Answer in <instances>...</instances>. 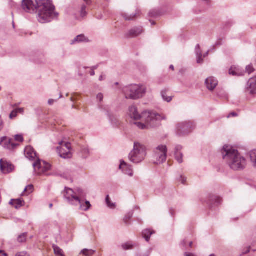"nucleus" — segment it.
I'll list each match as a JSON object with an SVG mask.
<instances>
[{
  "mask_svg": "<svg viewBox=\"0 0 256 256\" xmlns=\"http://www.w3.org/2000/svg\"><path fill=\"white\" fill-rule=\"evenodd\" d=\"M246 70L248 74H250L254 71V68L250 64L246 67Z\"/></svg>",
  "mask_w": 256,
  "mask_h": 256,
  "instance_id": "nucleus-39",
  "label": "nucleus"
},
{
  "mask_svg": "<svg viewBox=\"0 0 256 256\" xmlns=\"http://www.w3.org/2000/svg\"><path fill=\"white\" fill-rule=\"evenodd\" d=\"M82 156L84 158H86L90 154V150L87 148H84L82 149Z\"/></svg>",
  "mask_w": 256,
  "mask_h": 256,
  "instance_id": "nucleus-33",
  "label": "nucleus"
},
{
  "mask_svg": "<svg viewBox=\"0 0 256 256\" xmlns=\"http://www.w3.org/2000/svg\"><path fill=\"white\" fill-rule=\"evenodd\" d=\"M122 248L124 250L131 249L133 248V245L130 242L124 244L122 246Z\"/></svg>",
  "mask_w": 256,
  "mask_h": 256,
  "instance_id": "nucleus-34",
  "label": "nucleus"
},
{
  "mask_svg": "<svg viewBox=\"0 0 256 256\" xmlns=\"http://www.w3.org/2000/svg\"><path fill=\"white\" fill-rule=\"evenodd\" d=\"M0 256H7V255L5 252L0 251Z\"/></svg>",
  "mask_w": 256,
  "mask_h": 256,
  "instance_id": "nucleus-54",
  "label": "nucleus"
},
{
  "mask_svg": "<svg viewBox=\"0 0 256 256\" xmlns=\"http://www.w3.org/2000/svg\"><path fill=\"white\" fill-rule=\"evenodd\" d=\"M55 102V100L53 99H50L48 101V104H50V105H52L54 103V102Z\"/></svg>",
  "mask_w": 256,
  "mask_h": 256,
  "instance_id": "nucleus-51",
  "label": "nucleus"
},
{
  "mask_svg": "<svg viewBox=\"0 0 256 256\" xmlns=\"http://www.w3.org/2000/svg\"><path fill=\"white\" fill-rule=\"evenodd\" d=\"M26 156L30 160H34L36 157V154L34 148L30 146H26L24 150Z\"/></svg>",
  "mask_w": 256,
  "mask_h": 256,
  "instance_id": "nucleus-18",
  "label": "nucleus"
},
{
  "mask_svg": "<svg viewBox=\"0 0 256 256\" xmlns=\"http://www.w3.org/2000/svg\"><path fill=\"white\" fill-rule=\"evenodd\" d=\"M158 14L157 12H156L154 10H152V11L150 12V15L152 17L156 16Z\"/></svg>",
  "mask_w": 256,
  "mask_h": 256,
  "instance_id": "nucleus-46",
  "label": "nucleus"
},
{
  "mask_svg": "<svg viewBox=\"0 0 256 256\" xmlns=\"http://www.w3.org/2000/svg\"><path fill=\"white\" fill-rule=\"evenodd\" d=\"M143 32L142 27H136L130 30L126 34L127 38H134Z\"/></svg>",
  "mask_w": 256,
  "mask_h": 256,
  "instance_id": "nucleus-16",
  "label": "nucleus"
},
{
  "mask_svg": "<svg viewBox=\"0 0 256 256\" xmlns=\"http://www.w3.org/2000/svg\"><path fill=\"white\" fill-rule=\"evenodd\" d=\"M105 78H106V76H103L102 74V75L100 76V78H99V80H100V81H102V80H104V79H105Z\"/></svg>",
  "mask_w": 256,
  "mask_h": 256,
  "instance_id": "nucleus-53",
  "label": "nucleus"
},
{
  "mask_svg": "<svg viewBox=\"0 0 256 256\" xmlns=\"http://www.w3.org/2000/svg\"><path fill=\"white\" fill-rule=\"evenodd\" d=\"M22 8L29 13L35 12L36 10L38 20L41 23L50 22L58 15L54 12V6L50 0H22Z\"/></svg>",
  "mask_w": 256,
  "mask_h": 256,
  "instance_id": "nucleus-1",
  "label": "nucleus"
},
{
  "mask_svg": "<svg viewBox=\"0 0 256 256\" xmlns=\"http://www.w3.org/2000/svg\"><path fill=\"white\" fill-rule=\"evenodd\" d=\"M184 254H185L186 256H194L192 254H188V253H186V252Z\"/></svg>",
  "mask_w": 256,
  "mask_h": 256,
  "instance_id": "nucleus-56",
  "label": "nucleus"
},
{
  "mask_svg": "<svg viewBox=\"0 0 256 256\" xmlns=\"http://www.w3.org/2000/svg\"><path fill=\"white\" fill-rule=\"evenodd\" d=\"M64 198L72 205L78 206L80 203V200L84 196L82 189L78 188L74 191L70 188H66L64 191Z\"/></svg>",
  "mask_w": 256,
  "mask_h": 256,
  "instance_id": "nucleus-6",
  "label": "nucleus"
},
{
  "mask_svg": "<svg viewBox=\"0 0 256 256\" xmlns=\"http://www.w3.org/2000/svg\"><path fill=\"white\" fill-rule=\"evenodd\" d=\"M218 84V82L214 77L210 76L206 79L205 84L210 90H213Z\"/></svg>",
  "mask_w": 256,
  "mask_h": 256,
  "instance_id": "nucleus-15",
  "label": "nucleus"
},
{
  "mask_svg": "<svg viewBox=\"0 0 256 256\" xmlns=\"http://www.w3.org/2000/svg\"><path fill=\"white\" fill-rule=\"evenodd\" d=\"M70 100L72 101V102H74V100H75L74 99V98L73 97H72L70 98Z\"/></svg>",
  "mask_w": 256,
  "mask_h": 256,
  "instance_id": "nucleus-63",
  "label": "nucleus"
},
{
  "mask_svg": "<svg viewBox=\"0 0 256 256\" xmlns=\"http://www.w3.org/2000/svg\"><path fill=\"white\" fill-rule=\"evenodd\" d=\"M250 247H248L247 248L246 250H245V251H244L242 253V254H248V252H250Z\"/></svg>",
  "mask_w": 256,
  "mask_h": 256,
  "instance_id": "nucleus-52",
  "label": "nucleus"
},
{
  "mask_svg": "<svg viewBox=\"0 0 256 256\" xmlns=\"http://www.w3.org/2000/svg\"><path fill=\"white\" fill-rule=\"evenodd\" d=\"M178 180L182 184H185L186 180V178L181 175L178 178Z\"/></svg>",
  "mask_w": 256,
  "mask_h": 256,
  "instance_id": "nucleus-40",
  "label": "nucleus"
},
{
  "mask_svg": "<svg viewBox=\"0 0 256 256\" xmlns=\"http://www.w3.org/2000/svg\"><path fill=\"white\" fill-rule=\"evenodd\" d=\"M88 39L84 34H80L76 36L74 40L71 41V44L80 43L82 42H88Z\"/></svg>",
  "mask_w": 256,
  "mask_h": 256,
  "instance_id": "nucleus-19",
  "label": "nucleus"
},
{
  "mask_svg": "<svg viewBox=\"0 0 256 256\" xmlns=\"http://www.w3.org/2000/svg\"><path fill=\"white\" fill-rule=\"evenodd\" d=\"M122 91L126 99L137 100L146 93V88L142 85L131 84L124 87Z\"/></svg>",
  "mask_w": 256,
  "mask_h": 256,
  "instance_id": "nucleus-4",
  "label": "nucleus"
},
{
  "mask_svg": "<svg viewBox=\"0 0 256 256\" xmlns=\"http://www.w3.org/2000/svg\"><path fill=\"white\" fill-rule=\"evenodd\" d=\"M208 53H209V51H208L206 52V53L204 54L203 57H204V58L206 57V56L208 54Z\"/></svg>",
  "mask_w": 256,
  "mask_h": 256,
  "instance_id": "nucleus-57",
  "label": "nucleus"
},
{
  "mask_svg": "<svg viewBox=\"0 0 256 256\" xmlns=\"http://www.w3.org/2000/svg\"><path fill=\"white\" fill-rule=\"evenodd\" d=\"M96 100L98 102H102L104 98V96L102 93H99L96 96Z\"/></svg>",
  "mask_w": 256,
  "mask_h": 256,
  "instance_id": "nucleus-42",
  "label": "nucleus"
},
{
  "mask_svg": "<svg viewBox=\"0 0 256 256\" xmlns=\"http://www.w3.org/2000/svg\"><path fill=\"white\" fill-rule=\"evenodd\" d=\"M60 146L57 148V152L61 158H70L72 156L70 151V144L69 142H60Z\"/></svg>",
  "mask_w": 256,
  "mask_h": 256,
  "instance_id": "nucleus-9",
  "label": "nucleus"
},
{
  "mask_svg": "<svg viewBox=\"0 0 256 256\" xmlns=\"http://www.w3.org/2000/svg\"><path fill=\"white\" fill-rule=\"evenodd\" d=\"M221 44H221V42H220V40H218V41L216 42V46H220Z\"/></svg>",
  "mask_w": 256,
  "mask_h": 256,
  "instance_id": "nucleus-55",
  "label": "nucleus"
},
{
  "mask_svg": "<svg viewBox=\"0 0 256 256\" xmlns=\"http://www.w3.org/2000/svg\"><path fill=\"white\" fill-rule=\"evenodd\" d=\"M167 148L165 145H160L155 150L154 158L156 159L154 163L160 164L163 163L166 158Z\"/></svg>",
  "mask_w": 256,
  "mask_h": 256,
  "instance_id": "nucleus-8",
  "label": "nucleus"
},
{
  "mask_svg": "<svg viewBox=\"0 0 256 256\" xmlns=\"http://www.w3.org/2000/svg\"><path fill=\"white\" fill-rule=\"evenodd\" d=\"M78 205H80V209L84 211L88 210L91 206L90 202H84L82 200H80V203H78Z\"/></svg>",
  "mask_w": 256,
  "mask_h": 256,
  "instance_id": "nucleus-21",
  "label": "nucleus"
},
{
  "mask_svg": "<svg viewBox=\"0 0 256 256\" xmlns=\"http://www.w3.org/2000/svg\"><path fill=\"white\" fill-rule=\"evenodd\" d=\"M119 168L121 170L122 172L132 177L134 175V171L132 170V166L128 164L124 160H120V164Z\"/></svg>",
  "mask_w": 256,
  "mask_h": 256,
  "instance_id": "nucleus-12",
  "label": "nucleus"
},
{
  "mask_svg": "<svg viewBox=\"0 0 256 256\" xmlns=\"http://www.w3.org/2000/svg\"><path fill=\"white\" fill-rule=\"evenodd\" d=\"M110 120L111 122L115 125H117L118 124V119L117 118L114 116H110Z\"/></svg>",
  "mask_w": 256,
  "mask_h": 256,
  "instance_id": "nucleus-38",
  "label": "nucleus"
},
{
  "mask_svg": "<svg viewBox=\"0 0 256 256\" xmlns=\"http://www.w3.org/2000/svg\"><path fill=\"white\" fill-rule=\"evenodd\" d=\"M72 108H76V109H78V108L74 105H72Z\"/></svg>",
  "mask_w": 256,
  "mask_h": 256,
  "instance_id": "nucleus-61",
  "label": "nucleus"
},
{
  "mask_svg": "<svg viewBox=\"0 0 256 256\" xmlns=\"http://www.w3.org/2000/svg\"><path fill=\"white\" fill-rule=\"evenodd\" d=\"M170 68L172 70H174V66L173 65L170 66Z\"/></svg>",
  "mask_w": 256,
  "mask_h": 256,
  "instance_id": "nucleus-58",
  "label": "nucleus"
},
{
  "mask_svg": "<svg viewBox=\"0 0 256 256\" xmlns=\"http://www.w3.org/2000/svg\"><path fill=\"white\" fill-rule=\"evenodd\" d=\"M244 72L241 70L239 66H232L229 70V74L233 76H243Z\"/></svg>",
  "mask_w": 256,
  "mask_h": 256,
  "instance_id": "nucleus-17",
  "label": "nucleus"
},
{
  "mask_svg": "<svg viewBox=\"0 0 256 256\" xmlns=\"http://www.w3.org/2000/svg\"><path fill=\"white\" fill-rule=\"evenodd\" d=\"M0 170L4 174H8L12 172L14 169V166L7 162L4 161L3 160H0Z\"/></svg>",
  "mask_w": 256,
  "mask_h": 256,
  "instance_id": "nucleus-13",
  "label": "nucleus"
},
{
  "mask_svg": "<svg viewBox=\"0 0 256 256\" xmlns=\"http://www.w3.org/2000/svg\"><path fill=\"white\" fill-rule=\"evenodd\" d=\"M175 155V158L178 161V162L180 164H181L182 162V158H183V154L182 152H177L174 154Z\"/></svg>",
  "mask_w": 256,
  "mask_h": 256,
  "instance_id": "nucleus-31",
  "label": "nucleus"
},
{
  "mask_svg": "<svg viewBox=\"0 0 256 256\" xmlns=\"http://www.w3.org/2000/svg\"><path fill=\"white\" fill-rule=\"evenodd\" d=\"M14 139L16 141L22 142L23 141L24 138L22 135L17 134L14 136Z\"/></svg>",
  "mask_w": 256,
  "mask_h": 256,
  "instance_id": "nucleus-41",
  "label": "nucleus"
},
{
  "mask_svg": "<svg viewBox=\"0 0 256 256\" xmlns=\"http://www.w3.org/2000/svg\"><path fill=\"white\" fill-rule=\"evenodd\" d=\"M106 204L108 208L114 209L116 207V204L111 202L108 195H107L106 198Z\"/></svg>",
  "mask_w": 256,
  "mask_h": 256,
  "instance_id": "nucleus-28",
  "label": "nucleus"
},
{
  "mask_svg": "<svg viewBox=\"0 0 256 256\" xmlns=\"http://www.w3.org/2000/svg\"><path fill=\"white\" fill-rule=\"evenodd\" d=\"M97 68V66H94L92 67L90 72V74L91 76H93L95 74L94 70Z\"/></svg>",
  "mask_w": 256,
  "mask_h": 256,
  "instance_id": "nucleus-45",
  "label": "nucleus"
},
{
  "mask_svg": "<svg viewBox=\"0 0 256 256\" xmlns=\"http://www.w3.org/2000/svg\"><path fill=\"white\" fill-rule=\"evenodd\" d=\"M221 152L223 160L232 170H242L246 167L245 158L231 146L224 145Z\"/></svg>",
  "mask_w": 256,
  "mask_h": 256,
  "instance_id": "nucleus-3",
  "label": "nucleus"
},
{
  "mask_svg": "<svg viewBox=\"0 0 256 256\" xmlns=\"http://www.w3.org/2000/svg\"><path fill=\"white\" fill-rule=\"evenodd\" d=\"M182 244H186V240H183V242H182Z\"/></svg>",
  "mask_w": 256,
  "mask_h": 256,
  "instance_id": "nucleus-64",
  "label": "nucleus"
},
{
  "mask_svg": "<svg viewBox=\"0 0 256 256\" xmlns=\"http://www.w3.org/2000/svg\"><path fill=\"white\" fill-rule=\"evenodd\" d=\"M238 116V114L235 112H230L228 116V118H230V117H234Z\"/></svg>",
  "mask_w": 256,
  "mask_h": 256,
  "instance_id": "nucleus-47",
  "label": "nucleus"
},
{
  "mask_svg": "<svg viewBox=\"0 0 256 256\" xmlns=\"http://www.w3.org/2000/svg\"><path fill=\"white\" fill-rule=\"evenodd\" d=\"M4 127V122L1 116H0V131L2 130Z\"/></svg>",
  "mask_w": 256,
  "mask_h": 256,
  "instance_id": "nucleus-48",
  "label": "nucleus"
},
{
  "mask_svg": "<svg viewBox=\"0 0 256 256\" xmlns=\"http://www.w3.org/2000/svg\"><path fill=\"white\" fill-rule=\"evenodd\" d=\"M203 0L204 1L206 2V3L207 4H208V3L210 2V0Z\"/></svg>",
  "mask_w": 256,
  "mask_h": 256,
  "instance_id": "nucleus-60",
  "label": "nucleus"
},
{
  "mask_svg": "<svg viewBox=\"0 0 256 256\" xmlns=\"http://www.w3.org/2000/svg\"><path fill=\"white\" fill-rule=\"evenodd\" d=\"M196 62L198 64H201L203 62V59L202 58V54L200 50V46L197 44L196 46Z\"/></svg>",
  "mask_w": 256,
  "mask_h": 256,
  "instance_id": "nucleus-20",
  "label": "nucleus"
},
{
  "mask_svg": "<svg viewBox=\"0 0 256 256\" xmlns=\"http://www.w3.org/2000/svg\"><path fill=\"white\" fill-rule=\"evenodd\" d=\"M209 200L211 202L218 204H220L221 202V200L219 196L213 194H210L209 196Z\"/></svg>",
  "mask_w": 256,
  "mask_h": 256,
  "instance_id": "nucleus-27",
  "label": "nucleus"
},
{
  "mask_svg": "<svg viewBox=\"0 0 256 256\" xmlns=\"http://www.w3.org/2000/svg\"><path fill=\"white\" fill-rule=\"evenodd\" d=\"M146 154V148L142 144L135 142L134 148L128 155V158L133 163L138 164L142 162Z\"/></svg>",
  "mask_w": 256,
  "mask_h": 256,
  "instance_id": "nucleus-5",
  "label": "nucleus"
},
{
  "mask_svg": "<svg viewBox=\"0 0 256 256\" xmlns=\"http://www.w3.org/2000/svg\"><path fill=\"white\" fill-rule=\"evenodd\" d=\"M138 14L139 12H138L134 14L128 16L127 14H123L122 16L126 20H134L136 18V16Z\"/></svg>",
  "mask_w": 256,
  "mask_h": 256,
  "instance_id": "nucleus-29",
  "label": "nucleus"
},
{
  "mask_svg": "<svg viewBox=\"0 0 256 256\" xmlns=\"http://www.w3.org/2000/svg\"><path fill=\"white\" fill-rule=\"evenodd\" d=\"M182 149V146L180 145H177L175 147L174 154L177 152H181L180 150Z\"/></svg>",
  "mask_w": 256,
  "mask_h": 256,
  "instance_id": "nucleus-44",
  "label": "nucleus"
},
{
  "mask_svg": "<svg viewBox=\"0 0 256 256\" xmlns=\"http://www.w3.org/2000/svg\"><path fill=\"white\" fill-rule=\"evenodd\" d=\"M246 88L250 94H256V76H254L249 80L248 82Z\"/></svg>",
  "mask_w": 256,
  "mask_h": 256,
  "instance_id": "nucleus-14",
  "label": "nucleus"
},
{
  "mask_svg": "<svg viewBox=\"0 0 256 256\" xmlns=\"http://www.w3.org/2000/svg\"><path fill=\"white\" fill-rule=\"evenodd\" d=\"M16 256H29L26 253L22 252L18 253L16 254Z\"/></svg>",
  "mask_w": 256,
  "mask_h": 256,
  "instance_id": "nucleus-49",
  "label": "nucleus"
},
{
  "mask_svg": "<svg viewBox=\"0 0 256 256\" xmlns=\"http://www.w3.org/2000/svg\"><path fill=\"white\" fill-rule=\"evenodd\" d=\"M34 190V186L32 184H30L26 186L24 190V192L28 194H30Z\"/></svg>",
  "mask_w": 256,
  "mask_h": 256,
  "instance_id": "nucleus-35",
  "label": "nucleus"
},
{
  "mask_svg": "<svg viewBox=\"0 0 256 256\" xmlns=\"http://www.w3.org/2000/svg\"><path fill=\"white\" fill-rule=\"evenodd\" d=\"M86 6L84 4L82 5L81 8V10H80V16L82 17H84L86 15Z\"/></svg>",
  "mask_w": 256,
  "mask_h": 256,
  "instance_id": "nucleus-37",
  "label": "nucleus"
},
{
  "mask_svg": "<svg viewBox=\"0 0 256 256\" xmlns=\"http://www.w3.org/2000/svg\"><path fill=\"white\" fill-rule=\"evenodd\" d=\"M18 111L13 110L10 114V119H13L17 116Z\"/></svg>",
  "mask_w": 256,
  "mask_h": 256,
  "instance_id": "nucleus-43",
  "label": "nucleus"
},
{
  "mask_svg": "<svg viewBox=\"0 0 256 256\" xmlns=\"http://www.w3.org/2000/svg\"><path fill=\"white\" fill-rule=\"evenodd\" d=\"M54 252L56 255L58 256H65L62 254V250L60 248L56 246H54Z\"/></svg>",
  "mask_w": 256,
  "mask_h": 256,
  "instance_id": "nucleus-32",
  "label": "nucleus"
},
{
  "mask_svg": "<svg viewBox=\"0 0 256 256\" xmlns=\"http://www.w3.org/2000/svg\"><path fill=\"white\" fill-rule=\"evenodd\" d=\"M0 144L4 148L8 150L14 149L18 146L17 144H16L13 142L12 139L7 137H4L2 138L0 142Z\"/></svg>",
  "mask_w": 256,
  "mask_h": 256,
  "instance_id": "nucleus-11",
  "label": "nucleus"
},
{
  "mask_svg": "<svg viewBox=\"0 0 256 256\" xmlns=\"http://www.w3.org/2000/svg\"><path fill=\"white\" fill-rule=\"evenodd\" d=\"M168 91V89L164 88L161 91L160 94H161V96H162V99L164 101H166L168 102H170L172 101V97L168 96H167V92Z\"/></svg>",
  "mask_w": 256,
  "mask_h": 256,
  "instance_id": "nucleus-22",
  "label": "nucleus"
},
{
  "mask_svg": "<svg viewBox=\"0 0 256 256\" xmlns=\"http://www.w3.org/2000/svg\"><path fill=\"white\" fill-rule=\"evenodd\" d=\"M189 246L190 247H192V242H190V244H189Z\"/></svg>",
  "mask_w": 256,
  "mask_h": 256,
  "instance_id": "nucleus-62",
  "label": "nucleus"
},
{
  "mask_svg": "<svg viewBox=\"0 0 256 256\" xmlns=\"http://www.w3.org/2000/svg\"><path fill=\"white\" fill-rule=\"evenodd\" d=\"M194 124L190 121H186L178 123L176 128V133L180 136L188 135L194 128Z\"/></svg>",
  "mask_w": 256,
  "mask_h": 256,
  "instance_id": "nucleus-7",
  "label": "nucleus"
},
{
  "mask_svg": "<svg viewBox=\"0 0 256 256\" xmlns=\"http://www.w3.org/2000/svg\"><path fill=\"white\" fill-rule=\"evenodd\" d=\"M153 232L150 230H145L142 232L143 237L146 239V242H148L150 236L152 234Z\"/></svg>",
  "mask_w": 256,
  "mask_h": 256,
  "instance_id": "nucleus-25",
  "label": "nucleus"
},
{
  "mask_svg": "<svg viewBox=\"0 0 256 256\" xmlns=\"http://www.w3.org/2000/svg\"><path fill=\"white\" fill-rule=\"evenodd\" d=\"M128 115L134 120H140V122H134V124L141 130L155 127L158 124L159 122L166 119L164 116H162L154 111H144L140 114L136 108L134 106H130Z\"/></svg>",
  "mask_w": 256,
  "mask_h": 256,
  "instance_id": "nucleus-2",
  "label": "nucleus"
},
{
  "mask_svg": "<svg viewBox=\"0 0 256 256\" xmlns=\"http://www.w3.org/2000/svg\"><path fill=\"white\" fill-rule=\"evenodd\" d=\"M132 212H130L129 213H128L125 216V217H124V222L126 224H128L129 220H130V219L132 218Z\"/></svg>",
  "mask_w": 256,
  "mask_h": 256,
  "instance_id": "nucleus-36",
  "label": "nucleus"
},
{
  "mask_svg": "<svg viewBox=\"0 0 256 256\" xmlns=\"http://www.w3.org/2000/svg\"><path fill=\"white\" fill-rule=\"evenodd\" d=\"M32 166L34 170L38 174H44L51 168V166L49 164L44 161L41 162L39 159L34 162Z\"/></svg>",
  "mask_w": 256,
  "mask_h": 256,
  "instance_id": "nucleus-10",
  "label": "nucleus"
},
{
  "mask_svg": "<svg viewBox=\"0 0 256 256\" xmlns=\"http://www.w3.org/2000/svg\"><path fill=\"white\" fill-rule=\"evenodd\" d=\"M24 201L18 200H12L10 202V204L16 208L18 209L23 206Z\"/></svg>",
  "mask_w": 256,
  "mask_h": 256,
  "instance_id": "nucleus-23",
  "label": "nucleus"
},
{
  "mask_svg": "<svg viewBox=\"0 0 256 256\" xmlns=\"http://www.w3.org/2000/svg\"><path fill=\"white\" fill-rule=\"evenodd\" d=\"M28 236V233L27 232H24L20 234L18 238H17V241L18 242L20 243H22L26 242V238Z\"/></svg>",
  "mask_w": 256,
  "mask_h": 256,
  "instance_id": "nucleus-26",
  "label": "nucleus"
},
{
  "mask_svg": "<svg viewBox=\"0 0 256 256\" xmlns=\"http://www.w3.org/2000/svg\"><path fill=\"white\" fill-rule=\"evenodd\" d=\"M84 3L90 6L92 4V0H83Z\"/></svg>",
  "mask_w": 256,
  "mask_h": 256,
  "instance_id": "nucleus-50",
  "label": "nucleus"
},
{
  "mask_svg": "<svg viewBox=\"0 0 256 256\" xmlns=\"http://www.w3.org/2000/svg\"><path fill=\"white\" fill-rule=\"evenodd\" d=\"M250 157L253 166L256 168V150H254L250 152Z\"/></svg>",
  "mask_w": 256,
  "mask_h": 256,
  "instance_id": "nucleus-24",
  "label": "nucleus"
},
{
  "mask_svg": "<svg viewBox=\"0 0 256 256\" xmlns=\"http://www.w3.org/2000/svg\"><path fill=\"white\" fill-rule=\"evenodd\" d=\"M94 252V250L88 249H84L81 251L80 254L86 256H92Z\"/></svg>",
  "mask_w": 256,
  "mask_h": 256,
  "instance_id": "nucleus-30",
  "label": "nucleus"
},
{
  "mask_svg": "<svg viewBox=\"0 0 256 256\" xmlns=\"http://www.w3.org/2000/svg\"><path fill=\"white\" fill-rule=\"evenodd\" d=\"M16 111L19 112H22L23 111V109L22 108H18Z\"/></svg>",
  "mask_w": 256,
  "mask_h": 256,
  "instance_id": "nucleus-59",
  "label": "nucleus"
}]
</instances>
